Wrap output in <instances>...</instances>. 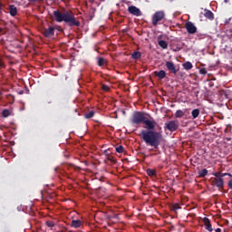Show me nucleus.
<instances>
[{
	"label": "nucleus",
	"instance_id": "1",
	"mask_svg": "<svg viewBox=\"0 0 232 232\" xmlns=\"http://www.w3.org/2000/svg\"><path fill=\"white\" fill-rule=\"evenodd\" d=\"M130 122L136 126L145 124L146 130L140 131V137H141L147 146H150L154 148V150H159V146H160L162 140V132L154 130L155 126H157V121L148 119V117L144 115V112L136 111L132 113Z\"/></svg>",
	"mask_w": 232,
	"mask_h": 232
},
{
	"label": "nucleus",
	"instance_id": "2",
	"mask_svg": "<svg viewBox=\"0 0 232 232\" xmlns=\"http://www.w3.org/2000/svg\"><path fill=\"white\" fill-rule=\"evenodd\" d=\"M53 19L56 23H65L68 26H81V22L73 15V13L64 10L63 12L57 9L53 12Z\"/></svg>",
	"mask_w": 232,
	"mask_h": 232
},
{
	"label": "nucleus",
	"instance_id": "3",
	"mask_svg": "<svg viewBox=\"0 0 232 232\" xmlns=\"http://www.w3.org/2000/svg\"><path fill=\"white\" fill-rule=\"evenodd\" d=\"M164 17H166L164 11H157L154 13L151 19L153 26H157V24H159V23H160Z\"/></svg>",
	"mask_w": 232,
	"mask_h": 232
},
{
	"label": "nucleus",
	"instance_id": "4",
	"mask_svg": "<svg viewBox=\"0 0 232 232\" xmlns=\"http://www.w3.org/2000/svg\"><path fill=\"white\" fill-rule=\"evenodd\" d=\"M179 121L175 120V121H169L168 122L165 123V130H169V131H177V130H179Z\"/></svg>",
	"mask_w": 232,
	"mask_h": 232
},
{
	"label": "nucleus",
	"instance_id": "5",
	"mask_svg": "<svg viewBox=\"0 0 232 232\" xmlns=\"http://www.w3.org/2000/svg\"><path fill=\"white\" fill-rule=\"evenodd\" d=\"M129 14H131L132 15H135L136 17H140L142 15V13L140 12V9H139L135 5H130L128 7Z\"/></svg>",
	"mask_w": 232,
	"mask_h": 232
},
{
	"label": "nucleus",
	"instance_id": "6",
	"mask_svg": "<svg viewBox=\"0 0 232 232\" xmlns=\"http://www.w3.org/2000/svg\"><path fill=\"white\" fill-rule=\"evenodd\" d=\"M185 27L188 34H197V26H195V24H193L192 22H187Z\"/></svg>",
	"mask_w": 232,
	"mask_h": 232
},
{
	"label": "nucleus",
	"instance_id": "7",
	"mask_svg": "<svg viewBox=\"0 0 232 232\" xmlns=\"http://www.w3.org/2000/svg\"><path fill=\"white\" fill-rule=\"evenodd\" d=\"M212 185L216 186L218 189H224V179L222 178H215Z\"/></svg>",
	"mask_w": 232,
	"mask_h": 232
},
{
	"label": "nucleus",
	"instance_id": "8",
	"mask_svg": "<svg viewBox=\"0 0 232 232\" xmlns=\"http://www.w3.org/2000/svg\"><path fill=\"white\" fill-rule=\"evenodd\" d=\"M55 29L56 27H48L47 29H44L43 34L44 35V37H53V35L55 34Z\"/></svg>",
	"mask_w": 232,
	"mask_h": 232
},
{
	"label": "nucleus",
	"instance_id": "9",
	"mask_svg": "<svg viewBox=\"0 0 232 232\" xmlns=\"http://www.w3.org/2000/svg\"><path fill=\"white\" fill-rule=\"evenodd\" d=\"M165 66L167 67L169 72H171V73L177 75V69L175 68V63H173V62H166Z\"/></svg>",
	"mask_w": 232,
	"mask_h": 232
},
{
	"label": "nucleus",
	"instance_id": "10",
	"mask_svg": "<svg viewBox=\"0 0 232 232\" xmlns=\"http://www.w3.org/2000/svg\"><path fill=\"white\" fill-rule=\"evenodd\" d=\"M203 222L205 224V228L207 229V231L212 232L213 226H211V221L208 218H204Z\"/></svg>",
	"mask_w": 232,
	"mask_h": 232
},
{
	"label": "nucleus",
	"instance_id": "11",
	"mask_svg": "<svg viewBox=\"0 0 232 232\" xmlns=\"http://www.w3.org/2000/svg\"><path fill=\"white\" fill-rule=\"evenodd\" d=\"M153 73L155 77H158L160 81H162V79H166V71L164 70L155 71Z\"/></svg>",
	"mask_w": 232,
	"mask_h": 232
},
{
	"label": "nucleus",
	"instance_id": "12",
	"mask_svg": "<svg viewBox=\"0 0 232 232\" xmlns=\"http://www.w3.org/2000/svg\"><path fill=\"white\" fill-rule=\"evenodd\" d=\"M81 226H82V221H81L80 219H73L71 222V227H74V229L81 227Z\"/></svg>",
	"mask_w": 232,
	"mask_h": 232
},
{
	"label": "nucleus",
	"instance_id": "13",
	"mask_svg": "<svg viewBox=\"0 0 232 232\" xmlns=\"http://www.w3.org/2000/svg\"><path fill=\"white\" fill-rule=\"evenodd\" d=\"M9 14L12 17H15V15H17V7L14 5H9Z\"/></svg>",
	"mask_w": 232,
	"mask_h": 232
},
{
	"label": "nucleus",
	"instance_id": "14",
	"mask_svg": "<svg viewBox=\"0 0 232 232\" xmlns=\"http://www.w3.org/2000/svg\"><path fill=\"white\" fill-rule=\"evenodd\" d=\"M158 44H159V46H160V48H162V50H167V48H168V42H166L164 40H159Z\"/></svg>",
	"mask_w": 232,
	"mask_h": 232
},
{
	"label": "nucleus",
	"instance_id": "15",
	"mask_svg": "<svg viewBox=\"0 0 232 232\" xmlns=\"http://www.w3.org/2000/svg\"><path fill=\"white\" fill-rule=\"evenodd\" d=\"M204 15H205V17H207V19H210V20L215 19L213 12H211L209 10H206Z\"/></svg>",
	"mask_w": 232,
	"mask_h": 232
},
{
	"label": "nucleus",
	"instance_id": "16",
	"mask_svg": "<svg viewBox=\"0 0 232 232\" xmlns=\"http://www.w3.org/2000/svg\"><path fill=\"white\" fill-rule=\"evenodd\" d=\"M184 70L189 71L193 68V63L191 62H186L182 64Z\"/></svg>",
	"mask_w": 232,
	"mask_h": 232
},
{
	"label": "nucleus",
	"instance_id": "17",
	"mask_svg": "<svg viewBox=\"0 0 232 232\" xmlns=\"http://www.w3.org/2000/svg\"><path fill=\"white\" fill-rule=\"evenodd\" d=\"M147 175L149 177H156L157 176V170L156 169H147Z\"/></svg>",
	"mask_w": 232,
	"mask_h": 232
},
{
	"label": "nucleus",
	"instance_id": "18",
	"mask_svg": "<svg viewBox=\"0 0 232 232\" xmlns=\"http://www.w3.org/2000/svg\"><path fill=\"white\" fill-rule=\"evenodd\" d=\"M192 118L197 119L198 115H200V110L198 109H194L191 112Z\"/></svg>",
	"mask_w": 232,
	"mask_h": 232
},
{
	"label": "nucleus",
	"instance_id": "19",
	"mask_svg": "<svg viewBox=\"0 0 232 232\" xmlns=\"http://www.w3.org/2000/svg\"><path fill=\"white\" fill-rule=\"evenodd\" d=\"M141 56H142V54L140 53V52H133L131 53L132 59H135V60L140 59Z\"/></svg>",
	"mask_w": 232,
	"mask_h": 232
},
{
	"label": "nucleus",
	"instance_id": "20",
	"mask_svg": "<svg viewBox=\"0 0 232 232\" xmlns=\"http://www.w3.org/2000/svg\"><path fill=\"white\" fill-rule=\"evenodd\" d=\"M198 175H199L200 179H204V177H206L208 175V169H203L199 170Z\"/></svg>",
	"mask_w": 232,
	"mask_h": 232
},
{
	"label": "nucleus",
	"instance_id": "21",
	"mask_svg": "<svg viewBox=\"0 0 232 232\" xmlns=\"http://www.w3.org/2000/svg\"><path fill=\"white\" fill-rule=\"evenodd\" d=\"M184 115L185 113L182 110H178L175 113V117H177V119H181V117H184Z\"/></svg>",
	"mask_w": 232,
	"mask_h": 232
},
{
	"label": "nucleus",
	"instance_id": "22",
	"mask_svg": "<svg viewBox=\"0 0 232 232\" xmlns=\"http://www.w3.org/2000/svg\"><path fill=\"white\" fill-rule=\"evenodd\" d=\"M106 64V59L103 57H99L98 58V66H104Z\"/></svg>",
	"mask_w": 232,
	"mask_h": 232
},
{
	"label": "nucleus",
	"instance_id": "23",
	"mask_svg": "<svg viewBox=\"0 0 232 232\" xmlns=\"http://www.w3.org/2000/svg\"><path fill=\"white\" fill-rule=\"evenodd\" d=\"M93 115H95V111H91L85 113V119H92V117H93Z\"/></svg>",
	"mask_w": 232,
	"mask_h": 232
},
{
	"label": "nucleus",
	"instance_id": "24",
	"mask_svg": "<svg viewBox=\"0 0 232 232\" xmlns=\"http://www.w3.org/2000/svg\"><path fill=\"white\" fill-rule=\"evenodd\" d=\"M115 150L117 153H124V147L122 145L116 147Z\"/></svg>",
	"mask_w": 232,
	"mask_h": 232
},
{
	"label": "nucleus",
	"instance_id": "25",
	"mask_svg": "<svg viewBox=\"0 0 232 232\" xmlns=\"http://www.w3.org/2000/svg\"><path fill=\"white\" fill-rule=\"evenodd\" d=\"M2 116L6 118V117H10V111L5 109L3 111H2Z\"/></svg>",
	"mask_w": 232,
	"mask_h": 232
},
{
	"label": "nucleus",
	"instance_id": "26",
	"mask_svg": "<svg viewBox=\"0 0 232 232\" xmlns=\"http://www.w3.org/2000/svg\"><path fill=\"white\" fill-rule=\"evenodd\" d=\"M173 211H177V209H180V205L179 203H175L171 206Z\"/></svg>",
	"mask_w": 232,
	"mask_h": 232
},
{
	"label": "nucleus",
	"instance_id": "27",
	"mask_svg": "<svg viewBox=\"0 0 232 232\" xmlns=\"http://www.w3.org/2000/svg\"><path fill=\"white\" fill-rule=\"evenodd\" d=\"M45 224L48 227H55V223L53 221H46Z\"/></svg>",
	"mask_w": 232,
	"mask_h": 232
},
{
	"label": "nucleus",
	"instance_id": "28",
	"mask_svg": "<svg viewBox=\"0 0 232 232\" xmlns=\"http://www.w3.org/2000/svg\"><path fill=\"white\" fill-rule=\"evenodd\" d=\"M199 73L200 75H206V73H208V70H206V68H201L199 69Z\"/></svg>",
	"mask_w": 232,
	"mask_h": 232
},
{
	"label": "nucleus",
	"instance_id": "29",
	"mask_svg": "<svg viewBox=\"0 0 232 232\" xmlns=\"http://www.w3.org/2000/svg\"><path fill=\"white\" fill-rule=\"evenodd\" d=\"M102 90H103V92H110V86L103 84L102 86Z\"/></svg>",
	"mask_w": 232,
	"mask_h": 232
},
{
	"label": "nucleus",
	"instance_id": "30",
	"mask_svg": "<svg viewBox=\"0 0 232 232\" xmlns=\"http://www.w3.org/2000/svg\"><path fill=\"white\" fill-rule=\"evenodd\" d=\"M232 177V175L230 173H221L220 174V179H222L223 177Z\"/></svg>",
	"mask_w": 232,
	"mask_h": 232
},
{
	"label": "nucleus",
	"instance_id": "31",
	"mask_svg": "<svg viewBox=\"0 0 232 232\" xmlns=\"http://www.w3.org/2000/svg\"><path fill=\"white\" fill-rule=\"evenodd\" d=\"M107 159H108L111 162H115V158H113V156H108Z\"/></svg>",
	"mask_w": 232,
	"mask_h": 232
},
{
	"label": "nucleus",
	"instance_id": "32",
	"mask_svg": "<svg viewBox=\"0 0 232 232\" xmlns=\"http://www.w3.org/2000/svg\"><path fill=\"white\" fill-rule=\"evenodd\" d=\"M31 5L37 3L39 0H27Z\"/></svg>",
	"mask_w": 232,
	"mask_h": 232
},
{
	"label": "nucleus",
	"instance_id": "33",
	"mask_svg": "<svg viewBox=\"0 0 232 232\" xmlns=\"http://www.w3.org/2000/svg\"><path fill=\"white\" fill-rule=\"evenodd\" d=\"M213 175H214V177H217V179H218V177H220V175H221V172H216Z\"/></svg>",
	"mask_w": 232,
	"mask_h": 232
},
{
	"label": "nucleus",
	"instance_id": "34",
	"mask_svg": "<svg viewBox=\"0 0 232 232\" xmlns=\"http://www.w3.org/2000/svg\"><path fill=\"white\" fill-rule=\"evenodd\" d=\"M227 186H228L229 189H232V179H230V180L228 181Z\"/></svg>",
	"mask_w": 232,
	"mask_h": 232
},
{
	"label": "nucleus",
	"instance_id": "35",
	"mask_svg": "<svg viewBox=\"0 0 232 232\" xmlns=\"http://www.w3.org/2000/svg\"><path fill=\"white\" fill-rule=\"evenodd\" d=\"M0 68H5V63L2 60H0Z\"/></svg>",
	"mask_w": 232,
	"mask_h": 232
},
{
	"label": "nucleus",
	"instance_id": "36",
	"mask_svg": "<svg viewBox=\"0 0 232 232\" xmlns=\"http://www.w3.org/2000/svg\"><path fill=\"white\" fill-rule=\"evenodd\" d=\"M73 168H74V169H81V167H77L75 165H73Z\"/></svg>",
	"mask_w": 232,
	"mask_h": 232
},
{
	"label": "nucleus",
	"instance_id": "37",
	"mask_svg": "<svg viewBox=\"0 0 232 232\" xmlns=\"http://www.w3.org/2000/svg\"><path fill=\"white\" fill-rule=\"evenodd\" d=\"M215 232H222V229H221V228H217V229L215 230Z\"/></svg>",
	"mask_w": 232,
	"mask_h": 232
},
{
	"label": "nucleus",
	"instance_id": "38",
	"mask_svg": "<svg viewBox=\"0 0 232 232\" xmlns=\"http://www.w3.org/2000/svg\"><path fill=\"white\" fill-rule=\"evenodd\" d=\"M89 2L93 5L95 3V0H89Z\"/></svg>",
	"mask_w": 232,
	"mask_h": 232
},
{
	"label": "nucleus",
	"instance_id": "39",
	"mask_svg": "<svg viewBox=\"0 0 232 232\" xmlns=\"http://www.w3.org/2000/svg\"><path fill=\"white\" fill-rule=\"evenodd\" d=\"M3 10V4L0 3V12Z\"/></svg>",
	"mask_w": 232,
	"mask_h": 232
},
{
	"label": "nucleus",
	"instance_id": "40",
	"mask_svg": "<svg viewBox=\"0 0 232 232\" xmlns=\"http://www.w3.org/2000/svg\"><path fill=\"white\" fill-rule=\"evenodd\" d=\"M224 3H229V1L228 0H224Z\"/></svg>",
	"mask_w": 232,
	"mask_h": 232
},
{
	"label": "nucleus",
	"instance_id": "41",
	"mask_svg": "<svg viewBox=\"0 0 232 232\" xmlns=\"http://www.w3.org/2000/svg\"><path fill=\"white\" fill-rule=\"evenodd\" d=\"M227 140H231V138H227Z\"/></svg>",
	"mask_w": 232,
	"mask_h": 232
},
{
	"label": "nucleus",
	"instance_id": "42",
	"mask_svg": "<svg viewBox=\"0 0 232 232\" xmlns=\"http://www.w3.org/2000/svg\"><path fill=\"white\" fill-rule=\"evenodd\" d=\"M209 86H213V84L210 82V83H209Z\"/></svg>",
	"mask_w": 232,
	"mask_h": 232
},
{
	"label": "nucleus",
	"instance_id": "43",
	"mask_svg": "<svg viewBox=\"0 0 232 232\" xmlns=\"http://www.w3.org/2000/svg\"><path fill=\"white\" fill-rule=\"evenodd\" d=\"M169 1L173 2V0H169Z\"/></svg>",
	"mask_w": 232,
	"mask_h": 232
},
{
	"label": "nucleus",
	"instance_id": "44",
	"mask_svg": "<svg viewBox=\"0 0 232 232\" xmlns=\"http://www.w3.org/2000/svg\"><path fill=\"white\" fill-rule=\"evenodd\" d=\"M231 64H232V63H231Z\"/></svg>",
	"mask_w": 232,
	"mask_h": 232
}]
</instances>
